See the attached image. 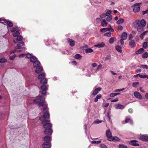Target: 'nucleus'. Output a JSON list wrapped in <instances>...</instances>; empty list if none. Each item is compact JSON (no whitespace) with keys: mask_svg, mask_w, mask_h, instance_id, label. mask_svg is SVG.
<instances>
[{"mask_svg":"<svg viewBox=\"0 0 148 148\" xmlns=\"http://www.w3.org/2000/svg\"><path fill=\"white\" fill-rule=\"evenodd\" d=\"M129 45L132 47H135L136 44L134 41L132 40H130L129 42Z\"/></svg>","mask_w":148,"mask_h":148,"instance_id":"23","label":"nucleus"},{"mask_svg":"<svg viewBox=\"0 0 148 148\" xmlns=\"http://www.w3.org/2000/svg\"><path fill=\"white\" fill-rule=\"evenodd\" d=\"M112 19V16L111 15H110L108 17L106 18V20L108 22L110 21Z\"/></svg>","mask_w":148,"mask_h":148,"instance_id":"44","label":"nucleus"},{"mask_svg":"<svg viewBox=\"0 0 148 148\" xmlns=\"http://www.w3.org/2000/svg\"><path fill=\"white\" fill-rule=\"evenodd\" d=\"M141 3H137L135 4L134 6H135L133 8V10L134 12H138L140 9V4Z\"/></svg>","mask_w":148,"mask_h":148,"instance_id":"6","label":"nucleus"},{"mask_svg":"<svg viewBox=\"0 0 148 148\" xmlns=\"http://www.w3.org/2000/svg\"><path fill=\"white\" fill-rule=\"evenodd\" d=\"M101 88L100 87H98L96 88H95V90H94L92 93V95L93 96H95L97 95L99 91H101Z\"/></svg>","mask_w":148,"mask_h":148,"instance_id":"13","label":"nucleus"},{"mask_svg":"<svg viewBox=\"0 0 148 148\" xmlns=\"http://www.w3.org/2000/svg\"><path fill=\"white\" fill-rule=\"evenodd\" d=\"M113 137H115L114 139V142H116L119 140L120 139L117 137V136H115Z\"/></svg>","mask_w":148,"mask_h":148,"instance_id":"55","label":"nucleus"},{"mask_svg":"<svg viewBox=\"0 0 148 148\" xmlns=\"http://www.w3.org/2000/svg\"><path fill=\"white\" fill-rule=\"evenodd\" d=\"M30 60L31 62H34L37 60V59L35 56H32L31 58H30Z\"/></svg>","mask_w":148,"mask_h":148,"instance_id":"30","label":"nucleus"},{"mask_svg":"<svg viewBox=\"0 0 148 148\" xmlns=\"http://www.w3.org/2000/svg\"><path fill=\"white\" fill-rule=\"evenodd\" d=\"M117 29L119 30H121L123 29V27L121 25H119L117 27Z\"/></svg>","mask_w":148,"mask_h":148,"instance_id":"57","label":"nucleus"},{"mask_svg":"<svg viewBox=\"0 0 148 148\" xmlns=\"http://www.w3.org/2000/svg\"><path fill=\"white\" fill-rule=\"evenodd\" d=\"M116 108L117 109H123L125 108V107L123 105L120 104H118L116 105Z\"/></svg>","mask_w":148,"mask_h":148,"instance_id":"24","label":"nucleus"},{"mask_svg":"<svg viewBox=\"0 0 148 148\" xmlns=\"http://www.w3.org/2000/svg\"><path fill=\"white\" fill-rule=\"evenodd\" d=\"M140 67H142L143 69H148V66L146 65H141Z\"/></svg>","mask_w":148,"mask_h":148,"instance_id":"51","label":"nucleus"},{"mask_svg":"<svg viewBox=\"0 0 148 148\" xmlns=\"http://www.w3.org/2000/svg\"><path fill=\"white\" fill-rule=\"evenodd\" d=\"M36 68V72L37 73H39L42 71L43 68L42 66H38Z\"/></svg>","mask_w":148,"mask_h":148,"instance_id":"17","label":"nucleus"},{"mask_svg":"<svg viewBox=\"0 0 148 148\" xmlns=\"http://www.w3.org/2000/svg\"><path fill=\"white\" fill-rule=\"evenodd\" d=\"M101 32H105L106 31H110L109 28H101L100 29Z\"/></svg>","mask_w":148,"mask_h":148,"instance_id":"33","label":"nucleus"},{"mask_svg":"<svg viewBox=\"0 0 148 148\" xmlns=\"http://www.w3.org/2000/svg\"><path fill=\"white\" fill-rule=\"evenodd\" d=\"M134 96L137 98L142 99V96L140 92H137L135 91L134 92Z\"/></svg>","mask_w":148,"mask_h":148,"instance_id":"9","label":"nucleus"},{"mask_svg":"<svg viewBox=\"0 0 148 148\" xmlns=\"http://www.w3.org/2000/svg\"><path fill=\"white\" fill-rule=\"evenodd\" d=\"M143 15H144L145 14H148V8L147 9V10H146L145 11H143Z\"/></svg>","mask_w":148,"mask_h":148,"instance_id":"58","label":"nucleus"},{"mask_svg":"<svg viewBox=\"0 0 148 148\" xmlns=\"http://www.w3.org/2000/svg\"><path fill=\"white\" fill-rule=\"evenodd\" d=\"M44 140L46 142H49L51 141V138L50 137L48 136H46L44 138Z\"/></svg>","mask_w":148,"mask_h":148,"instance_id":"22","label":"nucleus"},{"mask_svg":"<svg viewBox=\"0 0 148 148\" xmlns=\"http://www.w3.org/2000/svg\"><path fill=\"white\" fill-rule=\"evenodd\" d=\"M33 66L35 67H37L40 65V62L37 60L33 62Z\"/></svg>","mask_w":148,"mask_h":148,"instance_id":"21","label":"nucleus"},{"mask_svg":"<svg viewBox=\"0 0 148 148\" xmlns=\"http://www.w3.org/2000/svg\"><path fill=\"white\" fill-rule=\"evenodd\" d=\"M119 148H127V146L124 145L120 144L119 146Z\"/></svg>","mask_w":148,"mask_h":148,"instance_id":"41","label":"nucleus"},{"mask_svg":"<svg viewBox=\"0 0 148 148\" xmlns=\"http://www.w3.org/2000/svg\"><path fill=\"white\" fill-rule=\"evenodd\" d=\"M7 21V20L5 19H2L0 23L3 24H6V21Z\"/></svg>","mask_w":148,"mask_h":148,"instance_id":"53","label":"nucleus"},{"mask_svg":"<svg viewBox=\"0 0 148 148\" xmlns=\"http://www.w3.org/2000/svg\"><path fill=\"white\" fill-rule=\"evenodd\" d=\"M142 57L144 59L147 58L148 57V53L147 52L144 53L142 56Z\"/></svg>","mask_w":148,"mask_h":148,"instance_id":"36","label":"nucleus"},{"mask_svg":"<svg viewBox=\"0 0 148 148\" xmlns=\"http://www.w3.org/2000/svg\"><path fill=\"white\" fill-rule=\"evenodd\" d=\"M125 122V123L129 122L131 124H132L133 123L132 120L131 119L128 118L126 119Z\"/></svg>","mask_w":148,"mask_h":148,"instance_id":"31","label":"nucleus"},{"mask_svg":"<svg viewBox=\"0 0 148 148\" xmlns=\"http://www.w3.org/2000/svg\"><path fill=\"white\" fill-rule=\"evenodd\" d=\"M124 22V19L122 18H119V20L118 21H117L116 23L118 24H120L123 23Z\"/></svg>","mask_w":148,"mask_h":148,"instance_id":"37","label":"nucleus"},{"mask_svg":"<svg viewBox=\"0 0 148 148\" xmlns=\"http://www.w3.org/2000/svg\"><path fill=\"white\" fill-rule=\"evenodd\" d=\"M82 57V56L79 54H77L75 56V58L78 60H80Z\"/></svg>","mask_w":148,"mask_h":148,"instance_id":"35","label":"nucleus"},{"mask_svg":"<svg viewBox=\"0 0 148 148\" xmlns=\"http://www.w3.org/2000/svg\"><path fill=\"white\" fill-rule=\"evenodd\" d=\"M123 40L121 39L118 42V44L119 45H120V46L122 47H123L124 45V41Z\"/></svg>","mask_w":148,"mask_h":148,"instance_id":"32","label":"nucleus"},{"mask_svg":"<svg viewBox=\"0 0 148 148\" xmlns=\"http://www.w3.org/2000/svg\"><path fill=\"white\" fill-rule=\"evenodd\" d=\"M128 112L130 113H133V109L132 108H129L128 110Z\"/></svg>","mask_w":148,"mask_h":148,"instance_id":"62","label":"nucleus"},{"mask_svg":"<svg viewBox=\"0 0 148 148\" xmlns=\"http://www.w3.org/2000/svg\"><path fill=\"white\" fill-rule=\"evenodd\" d=\"M140 25L143 27H145V26L146 25V21L145 19H143L140 21Z\"/></svg>","mask_w":148,"mask_h":148,"instance_id":"29","label":"nucleus"},{"mask_svg":"<svg viewBox=\"0 0 148 148\" xmlns=\"http://www.w3.org/2000/svg\"><path fill=\"white\" fill-rule=\"evenodd\" d=\"M111 33L110 32H107L104 34L105 36H106L108 37H110L111 36Z\"/></svg>","mask_w":148,"mask_h":148,"instance_id":"56","label":"nucleus"},{"mask_svg":"<svg viewBox=\"0 0 148 148\" xmlns=\"http://www.w3.org/2000/svg\"><path fill=\"white\" fill-rule=\"evenodd\" d=\"M109 105V103H103V106L104 107H107Z\"/></svg>","mask_w":148,"mask_h":148,"instance_id":"59","label":"nucleus"},{"mask_svg":"<svg viewBox=\"0 0 148 148\" xmlns=\"http://www.w3.org/2000/svg\"><path fill=\"white\" fill-rule=\"evenodd\" d=\"M138 142V141L137 140H131L129 143V144L130 145H132L134 146H137L139 145V144L138 143H136V142Z\"/></svg>","mask_w":148,"mask_h":148,"instance_id":"14","label":"nucleus"},{"mask_svg":"<svg viewBox=\"0 0 148 148\" xmlns=\"http://www.w3.org/2000/svg\"><path fill=\"white\" fill-rule=\"evenodd\" d=\"M105 45V44L104 42H102L100 43L97 44V45H95V46L100 48L101 47H103Z\"/></svg>","mask_w":148,"mask_h":148,"instance_id":"18","label":"nucleus"},{"mask_svg":"<svg viewBox=\"0 0 148 148\" xmlns=\"http://www.w3.org/2000/svg\"><path fill=\"white\" fill-rule=\"evenodd\" d=\"M106 136L107 137L108 140L110 141H113L115 137H113L112 136V133L110 130H108L106 132Z\"/></svg>","mask_w":148,"mask_h":148,"instance_id":"5","label":"nucleus"},{"mask_svg":"<svg viewBox=\"0 0 148 148\" xmlns=\"http://www.w3.org/2000/svg\"><path fill=\"white\" fill-rule=\"evenodd\" d=\"M93 51L92 49L91 48H89L86 49L85 52L86 53H89L92 52Z\"/></svg>","mask_w":148,"mask_h":148,"instance_id":"34","label":"nucleus"},{"mask_svg":"<svg viewBox=\"0 0 148 148\" xmlns=\"http://www.w3.org/2000/svg\"><path fill=\"white\" fill-rule=\"evenodd\" d=\"M147 44L146 42H144L143 43V47L145 49H146L147 47Z\"/></svg>","mask_w":148,"mask_h":148,"instance_id":"47","label":"nucleus"},{"mask_svg":"<svg viewBox=\"0 0 148 148\" xmlns=\"http://www.w3.org/2000/svg\"><path fill=\"white\" fill-rule=\"evenodd\" d=\"M122 47L120 45H117L115 47V49L118 52L122 53V51L121 49Z\"/></svg>","mask_w":148,"mask_h":148,"instance_id":"19","label":"nucleus"},{"mask_svg":"<svg viewBox=\"0 0 148 148\" xmlns=\"http://www.w3.org/2000/svg\"><path fill=\"white\" fill-rule=\"evenodd\" d=\"M102 121L99 120L98 119H96L95 121H94L93 124H99L100 123L102 122Z\"/></svg>","mask_w":148,"mask_h":148,"instance_id":"43","label":"nucleus"},{"mask_svg":"<svg viewBox=\"0 0 148 148\" xmlns=\"http://www.w3.org/2000/svg\"><path fill=\"white\" fill-rule=\"evenodd\" d=\"M16 55L15 54L13 56H10L9 59L11 60H13L14 58L16 57Z\"/></svg>","mask_w":148,"mask_h":148,"instance_id":"49","label":"nucleus"},{"mask_svg":"<svg viewBox=\"0 0 148 148\" xmlns=\"http://www.w3.org/2000/svg\"><path fill=\"white\" fill-rule=\"evenodd\" d=\"M26 57L28 58H30H30H31L32 56L31 54L29 53H27L26 54Z\"/></svg>","mask_w":148,"mask_h":148,"instance_id":"52","label":"nucleus"},{"mask_svg":"<svg viewBox=\"0 0 148 148\" xmlns=\"http://www.w3.org/2000/svg\"><path fill=\"white\" fill-rule=\"evenodd\" d=\"M115 38L114 37L111 38L109 40V42L110 44H112L113 43L114 41V39Z\"/></svg>","mask_w":148,"mask_h":148,"instance_id":"38","label":"nucleus"},{"mask_svg":"<svg viewBox=\"0 0 148 148\" xmlns=\"http://www.w3.org/2000/svg\"><path fill=\"white\" fill-rule=\"evenodd\" d=\"M92 66L93 67H95L97 66V64L96 63H94L92 64Z\"/></svg>","mask_w":148,"mask_h":148,"instance_id":"63","label":"nucleus"},{"mask_svg":"<svg viewBox=\"0 0 148 148\" xmlns=\"http://www.w3.org/2000/svg\"><path fill=\"white\" fill-rule=\"evenodd\" d=\"M102 97V95L101 94L97 95L96 97L94 99V102H96L98 101V99H100Z\"/></svg>","mask_w":148,"mask_h":148,"instance_id":"28","label":"nucleus"},{"mask_svg":"<svg viewBox=\"0 0 148 148\" xmlns=\"http://www.w3.org/2000/svg\"><path fill=\"white\" fill-rule=\"evenodd\" d=\"M118 101V99L117 98H115L114 99L111 100L112 102H116Z\"/></svg>","mask_w":148,"mask_h":148,"instance_id":"64","label":"nucleus"},{"mask_svg":"<svg viewBox=\"0 0 148 148\" xmlns=\"http://www.w3.org/2000/svg\"><path fill=\"white\" fill-rule=\"evenodd\" d=\"M6 24L9 27H12L13 25V23L11 21L7 20V21H6Z\"/></svg>","mask_w":148,"mask_h":148,"instance_id":"25","label":"nucleus"},{"mask_svg":"<svg viewBox=\"0 0 148 148\" xmlns=\"http://www.w3.org/2000/svg\"><path fill=\"white\" fill-rule=\"evenodd\" d=\"M51 146V143L49 142H45L42 145L43 148H50Z\"/></svg>","mask_w":148,"mask_h":148,"instance_id":"10","label":"nucleus"},{"mask_svg":"<svg viewBox=\"0 0 148 148\" xmlns=\"http://www.w3.org/2000/svg\"><path fill=\"white\" fill-rule=\"evenodd\" d=\"M45 77V74L43 73L39 75L38 77V79H40V83L44 85H46L47 83V80Z\"/></svg>","mask_w":148,"mask_h":148,"instance_id":"2","label":"nucleus"},{"mask_svg":"<svg viewBox=\"0 0 148 148\" xmlns=\"http://www.w3.org/2000/svg\"><path fill=\"white\" fill-rule=\"evenodd\" d=\"M16 38L18 41H21L23 38V37L21 36L20 35L18 36Z\"/></svg>","mask_w":148,"mask_h":148,"instance_id":"48","label":"nucleus"},{"mask_svg":"<svg viewBox=\"0 0 148 148\" xmlns=\"http://www.w3.org/2000/svg\"><path fill=\"white\" fill-rule=\"evenodd\" d=\"M140 139L141 140L144 142L148 141V136L145 135H142L140 137Z\"/></svg>","mask_w":148,"mask_h":148,"instance_id":"12","label":"nucleus"},{"mask_svg":"<svg viewBox=\"0 0 148 148\" xmlns=\"http://www.w3.org/2000/svg\"><path fill=\"white\" fill-rule=\"evenodd\" d=\"M101 67H102V65L101 64L99 65L97 67V69L98 71H99L101 69Z\"/></svg>","mask_w":148,"mask_h":148,"instance_id":"60","label":"nucleus"},{"mask_svg":"<svg viewBox=\"0 0 148 148\" xmlns=\"http://www.w3.org/2000/svg\"><path fill=\"white\" fill-rule=\"evenodd\" d=\"M139 84V82H134L132 84V86L134 88H136Z\"/></svg>","mask_w":148,"mask_h":148,"instance_id":"45","label":"nucleus"},{"mask_svg":"<svg viewBox=\"0 0 148 148\" xmlns=\"http://www.w3.org/2000/svg\"><path fill=\"white\" fill-rule=\"evenodd\" d=\"M127 37V34L126 32H123L122 33L121 37V39L123 40H125Z\"/></svg>","mask_w":148,"mask_h":148,"instance_id":"20","label":"nucleus"},{"mask_svg":"<svg viewBox=\"0 0 148 148\" xmlns=\"http://www.w3.org/2000/svg\"><path fill=\"white\" fill-rule=\"evenodd\" d=\"M106 14H105L104 13H103L100 16V17L101 18H103L106 17Z\"/></svg>","mask_w":148,"mask_h":148,"instance_id":"54","label":"nucleus"},{"mask_svg":"<svg viewBox=\"0 0 148 148\" xmlns=\"http://www.w3.org/2000/svg\"><path fill=\"white\" fill-rule=\"evenodd\" d=\"M101 148H108L106 145L104 144H101Z\"/></svg>","mask_w":148,"mask_h":148,"instance_id":"61","label":"nucleus"},{"mask_svg":"<svg viewBox=\"0 0 148 148\" xmlns=\"http://www.w3.org/2000/svg\"><path fill=\"white\" fill-rule=\"evenodd\" d=\"M144 50L143 48H141L138 49L136 52V54L137 55H138L141 54L143 52Z\"/></svg>","mask_w":148,"mask_h":148,"instance_id":"26","label":"nucleus"},{"mask_svg":"<svg viewBox=\"0 0 148 148\" xmlns=\"http://www.w3.org/2000/svg\"><path fill=\"white\" fill-rule=\"evenodd\" d=\"M41 106L43 108V110H45L47 109V104L45 103V101L43 102L40 103V107Z\"/></svg>","mask_w":148,"mask_h":148,"instance_id":"11","label":"nucleus"},{"mask_svg":"<svg viewBox=\"0 0 148 148\" xmlns=\"http://www.w3.org/2000/svg\"><path fill=\"white\" fill-rule=\"evenodd\" d=\"M111 14V11L109 10L105 14L106 16H109Z\"/></svg>","mask_w":148,"mask_h":148,"instance_id":"50","label":"nucleus"},{"mask_svg":"<svg viewBox=\"0 0 148 148\" xmlns=\"http://www.w3.org/2000/svg\"><path fill=\"white\" fill-rule=\"evenodd\" d=\"M111 56L110 55H107L106 57L105 58V61H107L108 60H109L111 59Z\"/></svg>","mask_w":148,"mask_h":148,"instance_id":"46","label":"nucleus"},{"mask_svg":"<svg viewBox=\"0 0 148 148\" xmlns=\"http://www.w3.org/2000/svg\"><path fill=\"white\" fill-rule=\"evenodd\" d=\"M39 119L42 121L41 123L45 130L44 131V133L46 135H51L52 133L51 129L52 125L50 123L49 120L43 119L41 117H39Z\"/></svg>","mask_w":148,"mask_h":148,"instance_id":"1","label":"nucleus"},{"mask_svg":"<svg viewBox=\"0 0 148 148\" xmlns=\"http://www.w3.org/2000/svg\"><path fill=\"white\" fill-rule=\"evenodd\" d=\"M20 34V33L18 31H16L13 34V36L14 37H16Z\"/></svg>","mask_w":148,"mask_h":148,"instance_id":"39","label":"nucleus"},{"mask_svg":"<svg viewBox=\"0 0 148 148\" xmlns=\"http://www.w3.org/2000/svg\"><path fill=\"white\" fill-rule=\"evenodd\" d=\"M67 41L69 43L71 47H73L75 45V42L74 40L71 39L70 38H68Z\"/></svg>","mask_w":148,"mask_h":148,"instance_id":"16","label":"nucleus"},{"mask_svg":"<svg viewBox=\"0 0 148 148\" xmlns=\"http://www.w3.org/2000/svg\"><path fill=\"white\" fill-rule=\"evenodd\" d=\"M120 94L119 93H111L110 94V97H113Z\"/></svg>","mask_w":148,"mask_h":148,"instance_id":"40","label":"nucleus"},{"mask_svg":"<svg viewBox=\"0 0 148 148\" xmlns=\"http://www.w3.org/2000/svg\"><path fill=\"white\" fill-rule=\"evenodd\" d=\"M108 24L107 22L106 21V20L105 19L102 20L101 23V25L103 27H106L107 26Z\"/></svg>","mask_w":148,"mask_h":148,"instance_id":"27","label":"nucleus"},{"mask_svg":"<svg viewBox=\"0 0 148 148\" xmlns=\"http://www.w3.org/2000/svg\"><path fill=\"white\" fill-rule=\"evenodd\" d=\"M135 27L137 28V30L138 32H141L143 29L144 27L140 25V21L138 20L135 21L134 23Z\"/></svg>","mask_w":148,"mask_h":148,"instance_id":"3","label":"nucleus"},{"mask_svg":"<svg viewBox=\"0 0 148 148\" xmlns=\"http://www.w3.org/2000/svg\"><path fill=\"white\" fill-rule=\"evenodd\" d=\"M45 100L44 97L40 96L38 98L34 100V103H38V106H39L40 103L41 102H43L45 101Z\"/></svg>","mask_w":148,"mask_h":148,"instance_id":"4","label":"nucleus"},{"mask_svg":"<svg viewBox=\"0 0 148 148\" xmlns=\"http://www.w3.org/2000/svg\"><path fill=\"white\" fill-rule=\"evenodd\" d=\"M24 45V43L23 41L20 42H18L17 45L16 49H20L21 47Z\"/></svg>","mask_w":148,"mask_h":148,"instance_id":"15","label":"nucleus"},{"mask_svg":"<svg viewBox=\"0 0 148 148\" xmlns=\"http://www.w3.org/2000/svg\"><path fill=\"white\" fill-rule=\"evenodd\" d=\"M7 62V60L4 58H2L0 60V63L6 62Z\"/></svg>","mask_w":148,"mask_h":148,"instance_id":"42","label":"nucleus"},{"mask_svg":"<svg viewBox=\"0 0 148 148\" xmlns=\"http://www.w3.org/2000/svg\"><path fill=\"white\" fill-rule=\"evenodd\" d=\"M41 88L42 90L41 92L42 94L44 95H45L46 93V90L47 88L45 85L43 84L41 85Z\"/></svg>","mask_w":148,"mask_h":148,"instance_id":"8","label":"nucleus"},{"mask_svg":"<svg viewBox=\"0 0 148 148\" xmlns=\"http://www.w3.org/2000/svg\"><path fill=\"white\" fill-rule=\"evenodd\" d=\"M50 114L49 112L47 111H45L44 112L43 115L42 116H40L43 119L47 120L49 119L50 118Z\"/></svg>","mask_w":148,"mask_h":148,"instance_id":"7","label":"nucleus"}]
</instances>
